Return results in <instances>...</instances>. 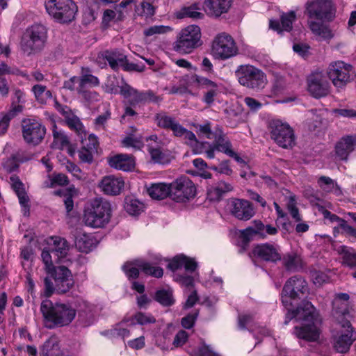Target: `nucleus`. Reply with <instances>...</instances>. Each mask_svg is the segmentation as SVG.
<instances>
[{"instance_id": "f257e3e1", "label": "nucleus", "mask_w": 356, "mask_h": 356, "mask_svg": "<svg viewBox=\"0 0 356 356\" xmlns=\"http://www.w3.org/2000/svg\"><path fill=\"white\" fill-rule=\"evenodd\" d=\"M301 323V326H296L295 335L309 341H316L321 334V319L315 307L309 301H302L295 310H290L286 314L285 324L292 319Z\"/></svg>"}, {"instance_id": "f03ea898", "label": "nucleus", "mask_w": 356, "mask_h": 356, "mask_svg": "<svg viewBox=\"0 0 356 356\" xmlns=\"http://www.w3.org/2000/svg\"><path fill=\"white\" fill-rule=\"evenodd\" d=\"M40 311L49 327L69 325L76 316V309L68 304L56 303L49 300L42 302Z\"/></svg>"}, {"instance_id": "7ed1b4c3", "label": "nucleus", "mask_w": 356, "mask_h": 356, "mask_svg": "<svg viewBox=\"0 0 356 356\" xmlns=\"http://www.w3.org/2000/svg\"><path fill=\"white\" fill-rule=\"evenodd\" d=\"M111 207L110 203L102 199L92 200L84 209L83 222L86 226L102 228L110 221Z\"/></svg>"}, {"instance_id": "20e7f679", "label": "nucleus", "mask_w": 356, "mask_h": 356, "mask_svg": "<svg viewBox=\"0 0 356 356\" xmlns=\"http://www.w3.org/2000/svg\"><path fill=\"white\" fill-rule=\"evenodd\" d=\"M47 40V30L42 24H33L28 27L22 35L20 47L27 55L40 51Z\"/></svg>"}, {"instance_id": "39448f33", "label": "nucleus", "mask_w": 356, "mask_h": 356, "mask_svg": "<svg viewBox=\"0 0 356 356\" xmlns=\"http://www.w3.org/2000/svg\"><path fill=\"white\" fill-rule=\"evenodd\" d=\"M238 83L249 89L260 91L267 83L265 73L252 65H241L235 71Z\"/></svg>"}, {"instance_id": "423d86ee", "label": "nucleus", "mask_w": 356, "mask_h": 356, "mask_svg": "<svg viewBox=\"0 0 356 356\" xmlns=\"http://www.w3.org/2000/svg\"><path fill=\"white\" fill-rule=\"evenodd\" d=\"M199 131L207 138L213 140L212 145L217 151L234 158L238 163L243 162V159L232 149L230 140L220 128L211 130L210 123H207L200 126Z\"/></svg>"}, {"instance_id": "0eeeda50", "label": "nucleus", "mask_w": 356, "mask_h": 356, "mask_svg": "<svg viewBox=\"0 0 356 356\" xmlns=\"http://www.w3.org/2000/svg\"><path fill=\"white\" fill-rule=\"evenodd\" d=\"M337 330L333 332V347L340 353H347L356 341V332L348 319H337Z\"/></svg>"}, {"instance_id": "6e6552de", "label": "nucleus", "mask_w": 356, "mask_h": 356, "mask_svg": "<svg viewBox=\"0 0 356 356\" xmlns=\"http://www.w3.org/2000/svg\"><path fill=\"white\" fill-rule=\"evenodd\" d=\"M201 31L198 26L190 25L181 30L173 44V49L179 54H189L200 45Z\"/></svg>"}, {"instance_id": "1a4fd4ad", "label": "nucleus", "mask_w": 356, "mask_h": 356, "mask_svg": "<svg viewBox=\"0 0 356 356\" xmlns=\"http://www.w3.org/2000/svg\"><path fill=\"white\" fill-rule=\"evenodd\" d=\"M47 13L57 21L67 23L74 19L77 6L72 0H45Z\"/></svg>"}, {"instance_id": "9d476101", "label": "nucleus", "mask_w": 356, "mask_h": 356, "mask_svg": "<svg viewBox=\"0 0 356 356\" xmlns=\"http://www.w3.org/2000/svg\"><path fill=\"white\" fill-rule=\"evenodd\" d=\"M335 13L336 8L331 0H314L305 4V14L310 19L331 22Z\"/></svg>"}, {"instance_id": "9b49d317", "label": "nucleus", "mask_w": 356, "mask_h": 356, "mask_svg": "<svg viewBox=\"0 0 356 356\" xmlns=\"http://www.w3.org/2000/svg\"><path fill=\"white\" fill-rule=\"evenodd\" d=\"M238 54V47L233 38L226 33L218 34L211 44V54L217 59L227 60Z\"/></svg>"}, {"instance_id": "f8f14e48", "label": "nucleus", "mask_w": 356, "mask_h": 356, "mask_svg": "<svg viewBox=\"0 0 356 356\" xmlns=\"http://www.w3.org/2000/svg\"><path fill=\"white\" fill-rule=\"evenodd\" d=\"M270 138L283 148L291 147L294 145L295 137L291 127L280 120H271L268 123Z\"/></svg>"}, {"instance_id": "ddd939ff", "label": "nucleus", "mask_w": 356, "mask_h": 356, "mask_svg": "<svg viewBox=\"0 0 356 356\" xmlns=\"http://www.w3.org/2000/svg\"><path fill=\"white\" fill-rule=\"evenodd\" d=\"M308 291L307 282L302 277L295 275L285 283L282 293V302L286 307L291 305V300L300 299Z\"/></svg>"}, {"instance_id": "4468645a", "label": "nucleus", "mask_w": 356, "mask_h": 356, "mask_svg": "<svg viewBox=\"0 0 356 356\" xmlns=\"http://www.w3.org/2000/svg\"><path fill=\"white\" fill-rule=\"evenodd\" d=\"M327 73L333 85L338 88L346 86L355 76L352 66L341 60L331 63Z\"/></svg>"}, {"instance_id": "2eb2a0df", "label": "nucleus", "mask_w": 356, "mask_h": 356, "mask_svg": "<svg viewBox=\"0 0 356 356\" xmlns=\"http://www.w3.org/2000/svg\"><path fill=\"white\" fill-rule=\"evenodd\" d=\"M170 197L177 202H185L193 198L196 193L194 184L186 177L177 179L170 184Z\"/></svg>"}, {"instance_id": "dca6fc26", "label": "nucleus", "mask_w": 356, "mask_h": 356, "mask_svg": "<svg viewBox=\"0 0 356 356\" xmlns=\"http://www.w3.org/2000/svg\"><path fill=\"white\" fill-rule=\"evenodd\" d=\"M307 90L315 98L327 96L330 90V85L326 74L322 71L312 72L307 79Z\"/></svg>"}, {"instance_id": "f3484780", "label": "nucleus", "mask_w": 356, "mask_h": 356, "mask_svg": "<svg viewBox=\"0 0 356 356\" xmlns=\"http://www.w3.org/2000/svg\"><path fill=\"white\" fill-rule=\"evenodd\" d=\"M49 273L51 275L56 283V291L58 293H65L74 285L73 275L65 266H56Z\"/></svg>"}, {"instance_id": "a211bd4d", "label": "nucleus", "mask_w": 356, "mask_h": 356, "mask_svg": "<svg viewBox=\"0 0 356 356\" xmlns=\"http://www.w3.org/2000/svg\"><path fill=\"white\" fill-rule=\"evenodd\" d=\"M252 256L261 261L276 264L282 259L280 247L275 243H264L257 245L252 251Z\"/></svg>"}, {"instance_id": "6ab92c4d", "label": "nucleus", "mask_w": 356, "mask_h": 356, "mask_svg": "<svg viewBox=\"0 0 356 356\" xmlns=\"http://www.w3.org/2000/svg\"><path fill=\"white\" fill-rule=\"evenodd\" d=\"M100 191L108 195H118L124 188V180L120 176L106 175L98 184Z\"/></svg>"}, {"instance_id": "aec40b11", "label": "nucleus", "mask_w": 356, "mask_h": 356, "mask_svg": "<svg viewBox=\"0 0 356 356\" xmlns=\"http://www.w3.org/2000/svg\"><path fill=\"white\" fill-rule=\"evenodd\" d=\"M45 131L44 127L36 121H29L23 126V136L28 143H40L45 135Z\"/></svg>"}, {"instance_id": "412c9836", "label": "nucleus", "mask_w": 356, "mask_h": 356, "mask_svg": "<svg viewBox=\"0 0 356 356\" xmlns=\"http://www.w3.org/2000/svg\"><path fill=\"white\" fill-rule=\"evenodd\" d=\"M356 147V135L342 137L335 145V156L340 161H347Z\"/></svg>"}, {"instance_id": "4be33fe9", "label": "nucleus", "mask_w": 356, "mask_h": 356, "mask_svg": "<svg viewBox=\"0 0 356 356\" xmlns=\"http://www.w3.org/2000/svg\"><path fill=\"white\" fill-rule=\"evenodd\" d=\"M231 212L236 218L248 220L254 214V209L250 202L243 199H234L231 203Z\"/></svg>"}, {"instance_id": "5701e85b", "label": "nucleus", "mask_w": 356, "mask_h": 356, "mask_svg": "<svg viewBox=\"0 0 356 356\" xmlns=\"http://www.w3.org/2000/svg\"><path fill=\"white\" fill-rule=\"evenodd\" d=\"M10 184L18 197L19 204L22 207V212L24 215L28 216L29 214L30 209L29 198L25 191L23 183L20 181L18 177L12 175L10 177Z\"/></svg>"}, {"instance_id": "b1692460", "label": "nucleus", "mask_w": 356, "mask_h": 356, "mask_svg": "<svg viewBox=\"0 0 356 356\" xmlns=\"http://www.w3.org/2000/svg\"><path fill=\"white\" fill-rule=\"evenodd\" d=\"M232 6V0H205L204 10L208 15L220 17L226 13Z\"/></svg>"}, {"instance_id": "393cba45", "label": "nucleus", "mask_w": 356, "mask_h": 356, "mask_svg": "<svg viewBox=\"0 0 356 356\" xmlns=\"http://www.w3.org/2000/svg\"><path fill=\"white\" fill-rule=\"evenodd\" d=\"M157 140L156 135H152L147 139V141L149 142L147 144L148 152L154 163L164 164L169 161L167 152L159 146Z\"/></svg>"}, {"instance_id": "a878e982", "label": "nucleus", "mask_w": 356, "mask_h": 356, "mask_svg": "<svg viewBox=\"0 0 356 356\" xmlns=\"http://www.w3.org/2000/svg\"><path fill=\"white\" fill-rule=\"evenodd\" d=\"M154 122L156 125L162 129L170 130L175 136L181 129V124L177 121L175 118L169 115L165 112H160L154 115Z\"/></svg>"}, {"instance_id": "bb28decb", "label": "nucleus", "mask_w": 356, "mask_h": 356, "mask_svg": "<svg viewBox=\"0 0 356 356\" xmlns=\"http://www.w3.org/2000/svg\"><path fill=\"white\" fill-rule=\"evenodd\" d=\"M350 296L346 293L336 294L333 301L336 319H347L350 316L348 300Z\"/></svg>"}, {"instance_id": "cd10ccee", "label": "nucleus", "mask_w": 356, "mask_h": 356, "mask_svg": "<svg viewBox=\"0 0 356 356\" xmlns=\"http://www.w3.org/2000/svg\"><path fill=\"white\" fill-rule=\"evenodd\" d=\"M104 58L114 70H118L120 67H122L126 70L133 69L128 66L127 56L119 50L107 51L104 52Z\"/></svg>"}, {"instance_id": "c85d7f7f", "label": "nucleus", "mask_w": 356, "mask_h": 356, "mask_svg": "<svg viewBox=\"0 0 356 356\" xmlns=\"http://www.w3.org/2000/svg\"><path fill=\"white\" fill-rule=\"evenodd\" d=\"M108 164L117 170L130 171L134 168L135 161L131 156L120 154L109 158Z\"/></svg>"}, {"instance_id": "c756f323", "label": "nucleus", "mask_w": 356, "mask_h": 356, "mask_svg": "<svg viewBox=\"0 0 356 356\" xmlns=\"http://www.w3.org/2000/svg\"><path fill=\"white\" fill-rule=\"evenodd\" d=\"M50 246V250L58 257V262H62V259H65L69 250V245L67 241L58 236H53L49 238L48 242Z\"/></svg>"}, {"instance_id": "7c9ffc66", "label": "nucleus", "mask_w": 356, "mask_h": 356, "mask_svg": "<svg viewBox=\"0 0 356 356\" xmlns=\"http://www.w3.org/2000/svg\"><path fill=\"white\" fill-rule=\"evenodd\" d=\"M182 267L188 271L193 272L197 267V263L193 259L180 254L175 257L168 265V268L172 271Z\"/></svg>"}, {"instance_id": "2f4dec72", "label": "nucleus", "mask_w": 356, "mask_h": 356, "mask_svg": "<svg viewBox=\"0 0 356 356\" xmlns=\"http://www.w3.org/2000/svg\"><path fill=\"white\" fill-rule=\"evenodd\" d=\"M296 19V13L293 11H290L284 13L281 16V24L276 20L270 21V28L274 31H277L279 33L285 31H290L292 29V24Z\"/></svg>"}, {"instance_id": "473e14b6", "label": "nucleus", "mask_w": 356, "mask_h": 356, "mask_svg": "<svg viewBox=\"0 0 356 356\" xmlns=\"http://www.w3.org/2000/svg\"><path fill=\"white\" fill-rule=\"evenodd\" d=\"M40 350L41 356H61L63 355L59 340L56 336H51L47 339Z\"/></svg>"}, {"instance_id": "72a5a7b5", "label": "nucleus", "mask_w": 356, "mask_h": 356, "mask_svg": "<svg viewBox=\"0 0 356 356\" xmlns=\"http://www.w3.org/2000/svg\"><path fill=\"white\" fill-rule=\"evenodd\" d=\"M282 266L288 271H298L302 267V259L299 254L296 252H288L282 254Z\"/></svg>"}, {"instance_id": "f704fd0d", "label": "nucleus", "mask_w": 356, "mask_h": 356, "mask_svg": "<svg viewBox=\"0 0 356 356\" xmlns=\"http://www.w3.org/2000/svg\"><path fill=\"white\" fill-rule=\"evenodd\" d=\"M324 22H316L314 19L309 21V27L312 32L321 39L327 40L332 39L334 33L329 26L323 24Z\"/></svg>"}, {"instance_id": "c9c22d12", "label": "nucleus", "mask_w": 356, "mask_h": 356, "mask_svg": "<svg viewBox=\"0 0 356 356\" xmlns=\"http://www.w3.org/2000/svg\"><path fill=\"white\" fill-rule=\"evenodd\" d=\"M253 323V316L250 314H239L238 317V327L241 330L249 329L250 332H257L261 336H269L270 330L265 327L258 326L257 329L252 327Z\"/></svg>"}, {"instance_id": "e433bc0d", "label": "nucleus", "mask_w": 356, "mask_h": 356, "mask_svg": "<svg viewBox=\"0 0 356 356\" xmlns=\"http://www.w3.org/2000/svg\"><path fill=\"white\" fill-rule=\"evenodd\" d=\"M337 253L341 256V264L350 268H356V250L350 247L340 245L337 248Z\"/></svg>"}, {"instance_id": "4c0bfd02", "label": "nucleus", "mask_w": 356, "mask_h": 356, "mask_svg": "<svg viewBox=\"0 0 356 356\" xmlns=\"http://www.w3.org/2000/svg\"><path fill=\"white\" fill-rule=\"evenodd\" d=\"M233 187L225 181H220L207 189V195L210 200L217 201L226 193L232 191Z\"/></svg>"}, {"instance_id": "58836bf2", "label": "nucleus", "mask_w": 356, "mask_h": 356, "mask_svg": "<svg viewBox=\"0 0 356 356\" xmlns=\"http://www.w3.org/2000/svg\"><path fill=\"white\" fill-rule=\"evenodd\" d=\"M170 184L168 185L164 183L152 184L147 188L149 195L156 200H163L168 196L170 197Z\"/></svg>"}, {"instance_id": "ea45409f", "label": "nucleus", "mask_w": 356, "mask_h": 356, "mask_svg": "<svg viewBox=\"0 0 356 356\" xmlns=\"http://www.w3.org/2000/svg\"><path fill=\"white\" fill-rule=\"evenodd\" d=\"M254 227H248L240 232V238L244 243H248L252 238L257 235L264 237V225L261 221L254 222Z\"/></svg>"}, {"instance_id": "a19ab883", "label": "nucleus", "mask_w": 356, "mask_h": 356, "mask_svg": "<svg viewBox=\"0 0 356 356\" xmlns=\"http://www.w3.org/2000/svg\"><path fill=\"white\" fill-rule=\"evenodd\" d=\"M121 81L122 84L120 86V93L127 99L130 105L135 106L138 104V96L139 95V90L134 88L127 83L124 82V79L122 78Z\"/></svg>"}, {"instance_id": "79ce46f5", "label": "nucleus", "mask_w": 356, "mask_h": 356, "mask_svg": "<svg viewBox=\"0 0 356 356\" xmlns=\"http://www.w3.org/2000/svg\"><path fill=\"white\" fill-rule=\"evenodd\" d=\"M94 245V240L92 237L86 234H79L75 241L76 248L82 252H89Z\"/></svg>"}, {"instance_id": "37998d69", "label": "nucleus", "mask_w": 356, "mask_h": 356, "mask_svg": "<svg viewBox=\"0 0 356 356\" xmlns=\"http://www.w3.org/2000/svg\"><path fill=\"white\" fill-rule=\"evenodd\" d=\"M199 3H194L190 6L184 7L178 14V17H190L192 19H202L204 14L200 12Z\"/></svg>"}, {"instance_id": "c03bdc74", "label": "nucleus", "mask_w": 356, "mask_h": 356, "mask_svg": "<svg viewBox=\"0 0 356 356\" xmlns=\"http://www.w3.org/2000/svg\"><path fill=\"white\" fill-rule=\"evenodd\" d=\"M65 122L69 128L81 136V138L83 134L86 135L84 127L76 115L72 113H67Z\"/></svg>"}, {"instance_id": "a18cd8bd", "label": "nucleus", "mask_w": 356, "mask_h": 356, "mask_svg": "<svg viewBox=\"0 0 356 356\" xmlns=\"http://www.w3.org/2000/svg\"><path fill=\"white\" fill-rule=\"evenodd\" d=\"M318 184L321 188L325 192H333L337 195H339L341 193V190L337 184L328 177L322 176L319 177Z\"/></svg>"}, {"instance_id": "49530a36", "label": "nucleus", "mask_w": 356, "mask_h": 356, "mask_svg": "<svg viewBox=\"0 0 356 356\" xmlns=\"http://www.w3.org/2000/svg\"><path fill=\"white\" fill-rule=\"evenodd\" d=\"M52 133L54 137V143L59 149H63L70 144L68 137L65 134L58 128L56 124L54 123L52 126Z\"/></svg>"}, {"instance_id": "de8ad7c7", "label": "nucleus", "mask_w": 356, "mask_h": 356, "mask_svg": "<svg viewBox=\"0 0 356 356\" xmlns=\"http://www.w3.org/2000/svg\"><path fill=\"white\" fill-rule=\"evenodd\" d=\"M124 209L129 214L137 216L143 211L144 205L136 199L127 197L125 199Z\"/></svg>"}, {"instance_id": "09e8293b", "label": "nucleus", "mask_w": 356, "mask_h": 356, "mask_svg": "<svg viewBox=\"0 0 356 356\" xmlns=\"http://www.w3.org/2000/svg\"><path fill=\"white\" fill-rule=\"evenodd\" d=\"M32 91L38 102L41 104H46L49 99L52 98L51 92L47 90L44 86L36 84L33 86Z\"/></svg>"}, {"instance_id": "8fccbe9b", "label": "nucleus", "mask_w": 356, "mask_h": 356, "mask_svg": "<svg viewBox=\"0 0 356 356\" xmlns=\"http://www.w3.org/2000/svg\"><path fill=\"white\" fill-rule=\"evenodd\" d=\"M138 266L139 268L141 269L145 274L153 276L154 277L160 278L163 275V268L152 266L149 262L140 261Z\"/></svg>"}, {"instance_id": "3c124183", "label": "nucleus", "mask_w": 356, "mask_h": 356, "mask_svg": "<svg viewBox=\"0 0 356 356\" xmlns=\"http://www.w3.org/2000/svg\"><path fill=\"white\" fill-rule=\"evenodd\" d=\"M5 74H13V75H18L21 76L22 77L26 78V80H31L30 77L28 76V74L21 71L19 69H18L16 67H10L8 66L6 63L1 62L0 63V76L5 75Z\"/></svg>"}, {"instance_id": "603ef678", "label": "nucleus", "mask_w": 356, "mask_h": 356, "mask_svg": "<svg viewBox=\"0 0 356 356\" xmlns=\"http://www.w3.org/2000/svg\"><path fill=\"white\" fill-rule=\"evenodd\" d=\"M171 31L172 28L170 26L163 25H154L145 29L143 31V34L145 37H152L157 35L165 34Z\"/></svg>"}, {"instance_id": "864d4df0", "label": "nucleus", "mask_w": 356, "mask_h": 356, "mask_svg": "<svg viewBox=\"0 0 356 356\" xmlns=\"http://www.w3.org/2000/svg\"><path fill=\"white\" fill-rule=\"evenodd\" d=\"M161 99L156 96V94L150 90L145 91H139V95L138 96V102L139 104H147V103H157L159 102Z\"/></svg>"}, {"instance_id": "5fc2aeb1", "label": "nucleus", "mask_w": 356, "mask_h": 356, "mask_svg": "<svg viewBox=\"0 0 356 356\" xmlns=\"http://www.w3.org/2000/svg\"><path fill=\"white\" fill-rule=\"evenodd\" d=\"M118 79L115 76H109L103 86L105 92L111 94H117L120 90Z\"/></svg>"}, {"instance_id": "6e6d98bb", "label": "nucleus", "mask_w": 356, "mask_h": 356, "mask_svg": "<svg viewBox=\"0 0 356 356\" xmlns=\"http://www.w3.org/2000/svg\"><path fill=\"white\" fill-rule=\"evenodd\" d=\"M155 298L156 301L165 306L171 305L174 302L172 294L170 291H158L156 293Z\"/></svg>"}, {"instance_id": "4d7b16f0", "label": "nucleus", "mask_w": 356, "mask_h": 356, "mask_svg": "<svg viewBox=\"0 0 356 356\" xmlns=\"http://www.w3.org/2000/svg\"><path fill=\"white\" fill-rule=\"evenodd\" d=\"M136 13L140 16L151 17L154 15V8L149 2L143 1L140 6H136Z\"/></svg>"}, {"instance_id": "13d9d810", "label": "nucleus", "mask_w": 356, "mask_h": 356, "mask_svg": "<svg viewBox=\"0 0 356 356\" xmlns=\"http://www.w3.org/2000/svg\"><path fill=\"white\" fill-rule=\"evenodd\" d=\"M122 145L126 147H133L135 149H141L144 143L140 138L133 136H127L122 140Z\"/></svg>"}, {"instance_id": "bf43d9fd", "label": "nucleus", "mask_w": 356, "mask_h": 356, "mask_svg": "<svg viewBox=\"0 0 356 356\" xmlns=\"http://www.w3.org/2000/svg\"><path fill=\"white\" fill-rule=\"evenodd\" d=\"M65 170L72 174L76 179L81 180L85 178V174L83 171L73 162L67 161L65 163Z\"/></svg>"}, {"instance_id": "052dcab7", "label": "nucleus", "mask_w": 356, "mask_h": 356, "mask_svg": "<svg viewBox=\"0 0 356 356\" xmlns=\"http://www.w3.org/2000/svg\"><path fill=\"white\" fill-rule=\"evenodd\" d=\"M86 85H90V86H97L99 85V81L97 76H95L92 74H82L81 76L79 77V88H85Z\"/></svg>"}, {"instance_id": "680f3d73", "label": "nucleus", "mask_w": 356, "mask_h": 356, "mask_svg": "<svg viewBox=\"0 0 356 356\" xmlns=\"http://www.w3.org/2000/svg\"><path fill=\"white\" fill-rule=\"evenodd\" d=\"M140 261L138 263H126L122 268L125 274L129 278H137L139 275V269L138 264Z\"/></svg>"}, {"instance_id": "e2e57ef3", "label": "nucleus", "mask_w": 356, "mask_h": 356, "mask_svg": "<svg viewBox=\"0 0 356 356\" xmlns=\"http://www.w3.org/2000/svg\"><path fill=\"white\" fill-rule=\"evenodd\" d=\"M77 92L81 94L83 98L88 102H97L100 99L99 95L95 91L87 90L85 88H78Z\"/></svg>"}, {"instance_id": "0e129e2a", "label": "nucleus", "mask_w": 356, "mask_h": 356, "mask_svg": "<svg viewBox=\"0 0 356 356\" xmlns=\"http://www.w3.org/2000/svg\"><path fill=\"white\" fill-rule=\"evenodd\" d=\"M193 83H196L198 86L205 89H209L211 87H216V83L198 75H195L192 78Z\"/></svg>"}, {"instance_id": "69168bd1", "label": "nucleus", "mask_w": 356, "mask_h": 356, "mask_svg": "<svg viewBox=\"0 0 356 356\" xmlns=\"http://www.w3.org/2000/svg\"><path fill=\"white\" fill-rule=\"evenodd\" d=\"M94 152H95L92 150L83 145L78 152L79 158L83 163H90L93 160Z\"/></svg>"}, {"instance_id": "338daca9", "label": "nucleus", "mask_w": 356, "mask_h": 356, "mask_svg": "<svg viewBox=\"0 0 356 356\" xmlns=\"http://www.w3.org/2000/svg\"><path fill=\"white\" fill-rule=\"evenodd\" d=\"M134 320L140 325L152 324L156 322L155 318L147 314L138 312L134 316Z\"/></svg>"}, {"instance_id": "774afa93", "label": "nucleus", "mask_w": 356, "mask_h": 356, "mask_svg": "<svg viewBox=\"0 0 356 356\" xmlns=\"http://www.w3.org/2000/svg\"><path fill=\"white\" fill-rule=\"evenodd\" d=\"M193 356H219V355L213 352L209 346L203 344L194 350Z\"/></svg>"}]
</instances>
